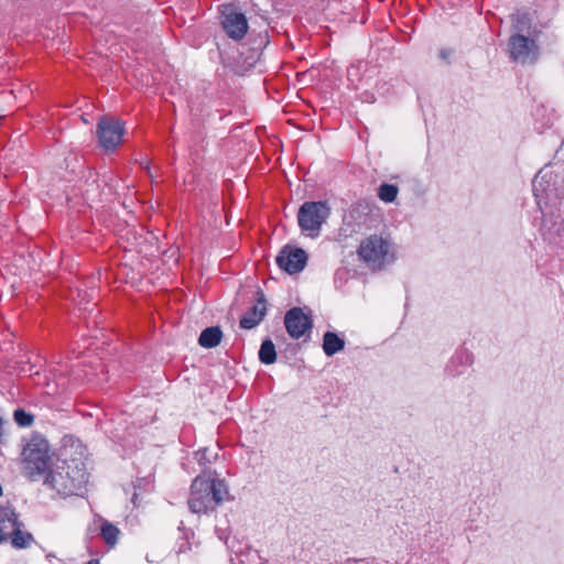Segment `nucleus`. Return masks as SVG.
Wrapping results in <instances>:
<instances>
[{"instance_id": "f257e3e1", "label": "nucleus", "mask_w": 564, "mask_h": 564, "mask_svg": "<svg viewBox=\"0 0 564 564\" xmlns=\"http://www.w3.org/2000/svg\"><path fill=\"white\" fill-rule=\"evenodd\" d=\"M229 499V490L225 480L212 477L210 471H204L192 482L188 508L193 513L214 511L220 503Z\"/></svg>"}, {"instance_id": "f03ea898", "label": "nucleus", "mask_w": 564, "mask_h": 564, "mask_svg": "<svg viewBox=\"0 0 564 564\" xmlns=\"http://www.w3.org/2000/svg\"><path fill=\"white\" fill-rule=\"evenodd\" d=\"M50 445L41 435H33L22 452L25 475L34 480L44 475L50 467Z\"/></svg>"}, {"instance_id": "7ed1b4c3", "label": "nucleus", "mask_w": 564, "mask_h": 564, "mask_svg": "<svg viewBox=\"0 0 564 564\" xmlns=\"http://www.w3.org/2000/svg\"><path fill=\"white\" fill-rule=\"evenodd\" d=\"M329 215L330 208L327 202H305L299 208L297 224L302 231L308 232L311 237H316Z\"/></svg>"}, {"instance_id": "20e7f679", "label": "nucleus", "mask_w": 564, "mask_h": 564, "mask_svg": "<svg viewBox=\"0 0 564 564\" xmlns=\"http://www.w3.org/2000/svg\"><path fill=\"white\" fill-rule=\"evenodd\" d=\"M74 475H70L69 467L62 470H51L45 477V484L52 489H55L58 494L64 496L77 495L86 484V475L80 470H73Z\"/></svg>"}, {"instance_id": "39448f33", "label": "nucleus", "mask_w": 564, "mask_h": 564, "mask_svg": "<svg viewBox=\"0 0 564 564\" xmlns=\"http://www.w3.org/2000/svg\"><path fill=\"white\" fill-rule=\"evenodd\" d=\"M361 261L372 269H381L389 253V243L377 235H372L361 241L358 248Z\"/></svg>"}, {"instance_id": "423d86ee", "label": "nucleus", "mask_w": 564, "mask_h": 564, "mask_svg": "<svg viewBox=\"0 0 564 564\" xmlns=\"http://www.w3.org/2000/svg\"><path fill=\"white\" fill-rule=\"evenodd\" d=\"M123 133L124 128L120 120L102 117L97 123L99 144L107 151L117 149L122 140Z\"/></svg>"}, {"instance_id": "0eeeda50", "label": "nucleus", "mask_w": 564, "mask_h": 564, "mask_svg": "<svg viewBox=\"0 0 564 564\" xmlns=\"http://www.w3.org/2000/svg\"><path fill=\"white\" fill-rule=\"evenodd\" d=\"M509 54L513 62L532 63L538 59L539 46L534 40L522 34H513L509 39Z\"/></svg>"}, {"instance_id": "6e6552de", "label": "nucleus", "mask_w": 564, "mask_h": 564, "mask_svg": "<svg viewBox=\"0 0 564 564\" xmlns=\"http://www.w3.org/2000/svg\"><path fill=\"white\" fill-rule=\"evenodd\" d=\"M221 26L228 37L240 41L248 32L249 24L246 15L234 7H225L221 12Z\"/></svg>"}, {"instance_id": "1a4fd4ad", "label": "nucleus", "mask_w": 564, "mask_h": 564, "mask_svg": "<svg viewBox=\"0 0 564 564\" xmlns=\"http://www.w3.org/2000/svg\"><path fill=\"white\" fill-rule=\"evenodd\" d=\"M284 325L289 336L300 339L313 327V319L301 307H292L284 315Z\"/></svg>"}, {"instance_id": "9d476101", "label": "nucleus", "mask_w": 564, "mask_h": 564, "mask_svg": "<svg viewBox=\"0 0 564 564\" xmlns=\"http://www.w3.org/2000/svg\"><path fill=\"white\" fill-rule=\"evenodd\" d=\"M276 263L289 274L299 273L307 263V253L301 248L285 246L276 257Z\"/></svg>"}, {"instance_id": "9b49d317", "label": "nucleus", "mask_w": 564, "mask_h": 564, "mask_svg": "<svg viewBox=\"0 0 564 564\" xmlns=\"http://www.w3.org/2000/svg\"><path fill=\"white\" fill-rule=\"evenodd\" d=\"M268 301L264 292L258 288L256 291L254 304L241 316L239 326L242 329L256 328L265 317Z\"/></svg>"}, {"instance_id": "f8f14e48", "label": "nucleus", "mask_w": 564, "mask_h": 564, "mask_svg": "<svg viewBox=\"0 0 564 564\" xmlns=\"http://www.w3.org/2000/svg\"><path fill=\"white\" fill-rule=\"evenodd\" d=\"M19 514L11 506H0V544L8 542L10 531L19 521Z\"/></svg>"}, {"instance_id": "ddd939ff", "label": "nucleus", "mask_w": 564, "mask_h": 564, "mask_svg": "<svg viewBox=\"0 0 564 564\" xmlns=\"http://www.w3.org/2000/svg\"><path fill=\"white\" fill-rule=\"evenodd\" d=\"M10 532L8 542L17 550L28 549L34 542V536L25 530L24 523L20 520Z\"/></svg>"}, {"instance_id": "4468645a", "label": "nucleus", "mask_w": 564, "mask_h": 564, "mask_svg": "<svg viewBox=\"0 0 564 564\" xmlns=\"http://www.w3.org/2000/svg\"><path fill=\"white\" fill-rule=\"evenodd\" d=\"M223 338V332L219 326L205 328L198 338V344L204 348H214L219 345Z\"/></svg>"}, {"instance_id": "2eb2a0df", "label": "nucleus", "mask_w": 564, "mask_h": 564, "mask_svg": "<svg viewBox=\"0 0 564 564\" xmlns=\"http://www.w3.org/2000/svg\"><path fill=\"white\" fill-rule=\"evenodd\" d=\"M345 348V340L336 333L326 332L323 336V350L326 356L332 357Z\"/></svg>"}, {"instance_id": "dca6fc26", "label": "nucleus", "mask_w": 564, "mask_h": 564, "mask_svg": "<svg viewBox=\"0 0 564 564\" xmlns=\"http://www.w3.org/2000/svg\"><path fill=\"white\" fill-rule=\"evenodd\" d=\"M99 521L101 522L100 535L102 540L109 547H113L118 542L120 530L108 520L99 518Z\"/></svg>"}, {"instance_id": "f3484780", "label": "nucleus", "mask_w": 564, "mask_h": 564, "mask_svg": "<svg viewBox=\"0 0 564 564\" xmlns=\"http://www.w3.org/2000/svg\"><path fill=\"white\" fill-rule=\"evenodd\" d=\"M259 360L264 365H271L276 360V351L273 341L267 338L262 341L259 349Z\"/></svg>"}, {"instance_id": "a211bd4d", "label": "nucleus", "mask_w": 564, "mask_h": 564, "mask_svg": "<svg viewBox=\"0 0 564 564\" xmlns=\"http://www.w3.org/2000/svg\"><path fill=\"white\" fill-rule=\"evenodd\" d=\"M532 26V19L527 12H517L512 15V28L517 34L529 32Z\"/></svg>"}, {"instance_id": "6ab92c4d", "label": "nucleus", "mask_w": 564, "mask_h": 564, "mask_svg": "<svg viewBox=\"0 0 564 564\" xmlns=\"http://www.w3.org/2000/svg\"><path fill=\"white\" fill-rule=\"evenodd\" d=\"M398 192L397 185L383 183L378 188V196L386 203H392L395 200Z\"/></svg>"}, {"instance_id": "aec40b11", "label": "nucleus", "mask_w": 564, "mask_h": 564, "mask_svg": "<svg viewBox=\"0 0 564 564\" xmlns=\"http://www.w3.org/2000/svg\"><path fill=\"white\" fill-rule=\"evenodd\" d=\"M13 419L18 425L23 427L30 426L34 421V416L31 413L20 408L14 411Z\"/></svg>"}, {"instance_id": "412c9836", "label": "nucleus", "mask_w": 564, "mask_h": 564, "mask_svg": "<svg viewBox=\"0 0 564 564\" xmlns=\"http://www.w3.org/2000/svg\"><path fill=\"white\" fill-rule=\"evenodd\" d=\"M94 292V290H91L90 293L88 291L77 290L78 305L80 308L88 310L87 304L90 303Z\"/></svg>"}, {"instance_id": "4be33fe9", "label": "nucleus", "mask_w": 564, "mask_h": 564, "mask_svg": "<svg viewBox=\"0 0 564 564\" xmlns=\"http://www.w3.org/2000/svg\"><path fill=\"white\" fill-rule=\"evenodd\" d=\"M451 53H452V52H451L449 50H445V48H443V50H441V51L438 52V56H440V58H442V59H447V58H448V56L451 55Z\"/></svg>"}, {"instance_id": "5701e85b", "label": "nucleus", "mask_w": 564, "mask_h": 564, "mask_svg": "<svg viewBox=\"0 0 564 564\" xmlns=\"http://www.w3.org/2000/svg\"><path fill=\"white\" fill-rule=\"evenodd\" d=\"M206 452H207V449H206V448H204V449H199V451L197 452L198 460H199L200 463H202L203 460H207L206 455H205V454H206Z\"/></svg>"}, {"instance_id": "b1692460", "label": "nucleus", "mask_w": 564, "mask_h": 564, "mask_svg": "<svg viewBox=\"0 0 564 564\" xmlns=\"http://www.w3.org/2000/svg\"><path fill=\"white\" fill-rule=\"evenodd\" d=\"M259 56H260V50L253 48L249 58H251L254 63L259 58Z\"/></svg>"}, {"instance_id": "393cba45", "label": "nucleus", "mask_w": 564, "mask_h": 564, "mask_svg": "<svg viewBox=\"0 0 564 564\" xmlns=\"http://www.w3.org/2000/svg\"><path fill=\"white\" fill-rule=\"evenodd\" d=\"M360 560L356 558V557H348L346 560V563L345 564H348V563H356V562H359Z\"/></svg>"}, {"instance_id": "a878e982", "label": "nucleus", "mask_w": 564, "mask_h": 564, "mask_svg": "<svg viewBox=\"0 0 564 564\" xmlns=\"http://www.w3.org/2000/svg\"><path fill=\"white\" fill-rule=\"evenodd\" d=\"M2 419L0 417V443H2V438H3V435H2Z\"/></svg>"}, {"instance_id": "bb28decb", "label": "nucleus", "mask_w": 564, "mask_h": 564, "mask_svg": "<svg viewBox=\"0 0 564 564\" xmlns=\"http://www.w3.org/2000/svg\"><path fill=\"white\" fill-rule=\"evenodd\" d=\"M87 564H99L98 560H90Z\"/></svg>"}, {"instance_id": "cd10ccee", "label": "nucleus", "mask_w": 564, "mask_h": 564, "mask_svg": "<svg viewBox=\"0 0 564 564\" xmlns=\"http://www.w3.org/2000/svg\"><path fill=\"white\" fill-rule=\"evenodd\" d=\"M135 501H138V495L134 494L133 497H132V502L135 505Z\"/></svg>"}]
</instances>
